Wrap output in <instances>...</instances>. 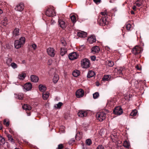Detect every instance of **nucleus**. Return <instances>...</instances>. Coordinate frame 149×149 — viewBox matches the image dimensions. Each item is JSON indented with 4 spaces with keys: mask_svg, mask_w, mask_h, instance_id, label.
I'll list each match as a JSON object with an SVG mask.
<instances>
[{
    "mask_svg": "<svg viewBox=\"0 0 149 149\" xmlns=\"http://www.w3.org/2000/svg\"><path fill=\"white\" fill-rule=\"evenodd\" d=\"M81 64L82 68H87L90 67V62L88 59L84 58L81 61Z\"/></svg>",
    "mask_w": 149,
    "mask_h": 149,
    "instance_id": "nucleus-1",
    "label": "nucleus"
},
{
    "mask_svg": "<svg viewBox=\"0 0 149 149\" xmlns=\"http://www.w3.org/2000/svg\"><path fill=\"white\" fill-rule=\"evenodd\" d=\"M96 117L100 121H102L106 118V114L104 112H100L96 114Z\"/></svg>",
    "mask_w": 149,
    "mask_h": 149,
    "instance_id": "nucleus-2",
    "label": "nucleus"
},
{
    "mask_svg": "<svg viewBox=\"0 0 149 149\" xmlns=\"http://www.w3.org/2000/svg\"><path fill=\"white\" fill-rule=\"evenodd\" d=\"M46 15L49 17H53L55 15V12L52 7L49 8L46 12Z\"/></svg>",
    "mask_w": 149,
    "mask_h": 149,
    "instance_id": "nucleus-3",
    "label": "nucleus"
},
{
    "mask_svg": "<svg viewBox=\"0 0 149 149\" xmlns=\"http://www.w3.org/2000/svg\"><path fill=\"white\" fill-rule=\"evenodd\" d=\"M143 49L140 47L136 46L133 48L132 50V53L134 55H136L141 53Z\"/></svg>",
    "mask_w": 149,
    "mask_h": 149,
    "instance_id": "nucleus-4",
    "label": "nucleus"
},
{
    "mask_svg": "<svg viewBox=\"0 0 149 149\" xmlns=\"http://www.w3.org/2000/svg\"><path fill=\"white\" fill-rule=\"evenodd\" d=\"M113 112L115 114L120 115L123 113V111L121 107H120L118 106L115 108Z\"/></svg>",
    "mask_w": 149,
    "mask_h": 149,
    "instance_id": "nucleus-5",
    "label": "nucleus"
},
{
    "mask_svg": "<svg viewBox=\"0 0 149 149\" xmlns=\"http://www.w3.org/2000/svg\"><path fill=\"white\" fill-rule=\"evenodd\" d=\"M48 54L51 57H54L56 53V51L53 48H48L47 50Z\"/></svg>",
    "mask_w": 149,
    "mask_h": 149,
    "instance_id": "nucleus-6",
    "label": "nucleus"
},
{
    "mask_svg": "<svg viewBox=\"0 0 149 149\" xmlns=\"http://www.w3.org/2000/svg\"><path fill=\"white\" fill-rule=\"evenodd\" d=\"M78 54L77 52H73L69 54L68 57L70 60H73L77 59L78 57Z\"/></svg>",
    "mask_w": 149,
    "mask_h": 149,
    "instance_id": "nucleus-7",
    "label": "nucleus"
},
{
    "mask_svg": "<svg viewBox=\"0 0 149 149\" xmlns=\"http://www.w3.org/2000/svg\"><path fill=\"white\" fill-rule=\"evenodd\" d=\"M84 91L82 89H79L77 90L76 93V95L77 97L80 98L83 96Z\"/></svg>",
    "mask_w": 149,
    "mask_h": 149,
    "instance_id": "nucleus-8",
    "label": "nucleus"
},
{
    "mask_svg": "<svg viewBox=\"0 0 149 149\" xmlns=\"http://www.w3.org/2000/svg\"><path fill=\"white\" fill-rule=\"evenodd\" d=\"M123 69L124 68L122 67L117 68L115 69L114 70L115 72L118 74L122 75L123 73L122 72Z\"/></svg>",
    "mask_w": 149,
    "mask_h": 149,
    "instance_id": "nucleus-9",
    "label": "nucleus"
},
{
    "mask_svg": "<svg viewBox=\"0 0 149 149\" xmlns=\"http://www.w3.org/2000/svg\"><path fill=\"white\" fill-rule=\"evenodd\" d=\"M58 23L60 26L63 29L65 28L67 26L66 23L63 20L59 19Z\"/></svg>",
    "mask_w": 149,
    "mask_h": 149,
    "instance_id": "nucleus-10",
    "label": "nucleus"
},
{
    "mask_svg": "<svg viewBox=\"0 0 149 149\" xmlns=\"http://www.w3.org/2000/svg\"><path fill=\"white\" fill-rule=\"evenodd\" d=\"M87 114V112L83 110H80L77 113V115L80 117H86Z\"/></svg>",
    "mask_w": 149,
    "mask_h": 149,
    "instance_id": "nucleus-11",
    "label": "nucleus"
},
{
    "mask_svg": "<svg viewBox=\"0 0 149 149\" xmlns=\"http://www.w3.org/2000/svg\"><path fill=\"white\" fill-rule=\"evenodd\" d=\"M24 6L23 3H21L17 5L15 7V10L19 11H22L24 9Z\"/></svg>",
    "mask_w": 149,
    "mask_h": 149,
    "instance_id": "nucleus-12",
    "label": "nucleus"
},
{
    "mask_svg": "<svg viewBox=\"0 0 149 149\" xmlns=\"http://www.w3.org/2000/svg\"><path fill=\"white\" fill-rule=\"evenodd\" d=\"M1 24L4 26H6L8 23V20L7 17L4 16L1 19Z\"/></svg>",
    "mask_w": 149,
    "mask_h": 149,
    "instance_id": "nucleus-13",
    "label": "nucleus"
},
{
    "mask_svg": "<svg viewBox=\"0 0 149 149\" xmlns=\"http://www.w3.org/2000/svg\"><path fill=\"white\" fill-rule=\"evenodd\" d=\"M23 87L26 91H29L31 89L32 85L30 83H27L24 85Z\"/></svg>",
    "mask_w": 149,
    "mask_h": 149,
    "instance_id": "nucleus-14",
    "label": "nucleus"
},
{
    "mask_svg": "<svg viewBox=\"0 0 149 149\" xmlns=\"http://www.w3.org/2000/svg\"><path fill=\"white\" fill-rule=\"evenodd\" d=\"M22 45V43L19 42V40H16L14 42V46L15 48L18 49L20 48Z\"/></svg>",
    "mask_w": 149,
    "mask_h": 149,
    "instance_id": "nucleus-15",
    "label": "nucleus"
},
{
    "mask_svg": "<svg viewBox=\"0 0 149 149\" xmlns=\"http://www.w3.org/2000/svg\"><path fill=\"white\" fill-rule=\"evenodd\" d=\"M100 50V49L99 47L95 46L93 47L91 49V52L94 54L98 53Z\"/></svg>",
    "mask_w": 149,
    "mask_h": 149,
    "instance_id": "nucleus-16",
    "label": "nucleus"
},
{
    "mask_svg": "<svg viewBox=\"0 0 149 149\" xmlns=\"http://www.w3.org/2000/svg\"><path fill=\"white\" fill-rule=\"evenodd\" d=\"M100 24L104 26L107 24L106 19L105 17H102L100 20Z\"/></svg>",
    "mask_w": 149,
    "mask_h": 149,
    "instance_id": "nucleus-17",
    "label": "nucleus"
},
{
    "mask_svg": "<svg viewBox=\"0 0 149 149\" xmlns=\"http://www.w3.org/2000/svg\"><path fill=\"white\" fill-rule=\"evenodd\" d=\"M77 35L79 37L85 38L86 36L87 33L86 32L81 31L77 33Z\"/></svg>",
    "mask_w": 149,
    "mask_h": 149,
    "instance_id": "nucleus-18",
    "label": "nucleus"
},
{
    "mask_svg": "<svg viewBox=\"0 0 149 149\" xmlns=\"http://www.w3.org/2000/svg\"><path fill=\"white\" fill-rule=\"evenodd\" d=\"M30 78L31 81L34 82H37L39 80L38 77L34 75H31Z\"/></svg>",
    "mask_w": 149,
    "mask_h": 149,
    "instance_id": "nucleus-19",
    "label": "nucleus"
},
{
    "mask_svg": "<svg viewBox=\"0 0 149 149\" xmlns=\"http://www.w3.org/2000/svg\"><path fill=\"white\" fill-rule=\"evenodd\" d=\"M88 41L90 43L92 44L95 42L96 39L95 37L92 36L88 38Z\"/></svg>",
    "mask_w": 149,
    "mask_h": 149,
    "instance_id": "nucleus-20",
    "label": "nucleus"
},
{
    "mask_svg": "<svg viewBox=\"0 0 149 149\" xmlns=\"http://www.w3.org/2000/svg\"><path fill=\"white\" fill-rule=\"evenodd\" d=\"M123 146L127 148H129L130 147V143L129 141L127 140H125L124 141L123 144Z\"/></svg>",
    "mask_w": 149,
    "mask_h": 149,
    "instance_id": "nucleus-21",
    "label": "nucleus"
},
{
    "mask_svg": "<svg viewBox=\"0 0 149 149\" xmlns=\"http://www.w3.org/2000/svg\"><path fill=\"white\" fill-rule=\"evenodd\" d=\"M95 72L92 70L89 71L87 74V77L88 78L92 77L95 75Z\"/></svg>",
    "mask_w": 149,
    "mask_h": 149,
    "instance_id": "nucleus-22",
    "label": "nucleus"
},
{
    "mask_svg": "<svg viewBox=\"0 0 149 149\" xmlns=\"http://www.w3.org/2000/svg\"><path fill=\"white\" fill-rule=\"evenodd\" d=\"M49 93L48 92L42 93V97L44 100H47L49 97Z\"/></svg>",
    "mask_w": 149,
    "mask_h": 149,
    "instance_id": "nucleus-23",
    "label": "nucleus"
},
{
    "mask_svg": "<svg viewBox=\"0 0 149 149\" xmlns=\"http://www.w3.org/2000/svg\"><path fill=\"white\" fill-rule=\"evenodd\" d=\"M23 109L25 110H30L31 109V107L27 104H24L22 106Z\"/></svg>",
    "mask_w": 149,
    "mask_h": 149,
    "instance_id": "nucleus-24",
    "label": "nucleus"
},
{
    "mask_svg": "<svg viewBox=\"0 0 149 149\" xmlns=\"http://www.w3.org/2000/svg\"><path fill=\"white\" fill-rule=\"evenodd\" d=\"M59 79L58 75L57 74H55L53 78V81L54 83H56Z\"/></svg>",
    "mask_w": 149,
    "mask_h": 149,
    "instance_id": "nucleus-25",
    "label": "nucleus"
},
{
    "mask_svg": "<svg viewBox=\"0 0 149 149\" xmlns=\"http://www.w3.org/2000/svg\"><path fill=\"white\" fill-rule=\"evenodd\" d=\"M26 76V74L24 73H22L18 75V78L19 79L23 80L24 79Z\"/></svg>",
    "mask_w": 149,
    "mask_h": 149,
    "instance_id": "nucleus-26",
    "label": "nucleus"
},
{
    "mask_svg": "<svg viewBox=\"0 0 149 149\" xmlns=\"http://www.w3.org/2000/svg\"><path fill=\"white\" fill-rule=\"evenodd\" d=\"M39 90L42 92H44L46 89V87L43 85L41 84H40L39 85Z\"/></svg>",
    "mask_w": 149,
    "mask_h": 149,
    "instance_id": "nucleus-27",
    "label": "nucleus"
},
{
    "mask_svg": "<svg viewBox=\"0 0 149 149\" xmlns=\"http://www.w3.org/2000/svg\"><path fill=\"white\" fill-rule=\"evenodd\" d=\"M19 29L18 28L15 29L13 31V36H15L19 35Z\"/></svg>",
    "mask_w": 149,
    "mask_h": 149,
    "instance_id": "nucleus-28",
    "label": "nucleus"
},
{
    "mask_svg": "<svg viewBox=\"0 0 149 149\" xmlns=\"http://www.w3.org/2000/svg\"><path fill=\"white\" fill-rule=\"evenodd\" d=\"M80 74L79 71L77 70H74L72 73L73 76L75 77H78Z\"/></svg>",
    "mask_w": 149,
    "mask_h": 149,
    "instance_id": "nucleus-29",
    "label": "nucleus"
},
{
    "mask_svg": "<svg viewBox=\"0 0 149 149\" xmlns=\"http://www.w3.org/2000/svg\"><path fill=\"white\" fill-rule=\"evenodd\" d=\"M111 77V75H105L102 78V80L103 81H108L110 79Z\"/></svg>",
    "mask_w": 149,
    "mask_h": 149,
    "instance_id": "nucleus-30",
    "label": "nucleus"
},
{
    "mask_svg": "<svg viewBox=\"0 0 149 149\" xmlns=\"http://www.w3.org/2000/svg\"><path fill=\"white\" fill-rule=\"evenodd\" d=\"M142 1V0H136L135 4L137 6L140 7L141 6Z\"/></svg>",
    "mask_w": 149,
    "mask_h": 149,
    "instance_id": "nucleus-31",
    "label": "nucleus"
},
{
    "mask_svg": "<svg viewBox=\"0 0 149 149\" xmlns=\"http://www.w3.org/2000/svg\"><path fill=\"white\" fill-rule=\"evenodd\" d=\"M19 42L22 44V45H23L25 42V38L24 37H22L19 39Z\"/></svg>",
    "mask_w": 149,
    "mask_h": 149,
    "instance_id": "nucleus-32",
    "label": "nucleus"
},
{
    "mask_svg": "<svg viewBox=\"0 0 149 149\" xmlns=\"http://www.w3.org/2000/svg\"><path fill=\"white\" fill-rule=\"evenodd\" d=\"M107 63V65L109 67H112L114 64L113 62L111 61H109Z\"/></svg>",
    "mask_w": 149,
    "mask_h": 149,
    "instance_id": "nucleus-33",
    "label": "nucleus"
},
{
    "mask_svg": "<svg viewBox=\"0 0 149 149\" xmlns=\"http://www.w3.org/2000/svg\"><path fill=\"white\" fill-rule=\"evenodd\" d=\"M63 105V103L61 102H59L58 104H56L54 106V107L56 108H60Z\"/></svg>",
    "mask_w": 149,
    "mask_h": 149,
    "instance_id": "nucleus-34",
    "label": "nucleus"
},
{
    "mask_svg": "<svg viewBox=\"0 0 149 149\" xmlns=\"http://www.w3.org/2000/svg\"><path fill=\"white\" fill-rule=\"evenodd\" d=\"M137 111L136 110H133L130 113V115L131 116H134L137 113Z\"/></svg>",
    "mask_w": 149,
    "mask_h": 149,
    "instance_id": "nucleus-35",
    "label": "nucleus"
},
{
    "mask_svg": "<svg viewBox=\"0 0 149 149\" xmlns=\"http://www.w3.org/2000/svg\"><path fill=\"white\" fill-rule=\"evenodd\" d=\"M99 96V93L98 92H96L93 94V98L96 99Z\"/></svg>",
    "mask_w": 149,
    "mask_h": 149,
    "instance_id": "nucleus-36",
    "label": "nucleus"
},
{
    "mask_svg": "<svg viewBox=\"0 0 149 149\" xmlns=\"http://www.w3.org/2000/svg\"><path fill=\"white\" fill-rule=\"evenodd\" d=\"M10 65L11 67L14 69L18 67L17 65L14 62L10 64Z\"/></svg>",
    "mask_w": 149,
    "mask_h": 149,
    "instance_id": "nucleus-37",
    "label": "nucleus"
},
{
    "mask_svg": "<svg viewBox=\"0 0 149 149\" xmlns=\"http://www.w3.org/2000/svg\"><path fill=\"white\" fill-rule=\"evenodd\" d=\"M86 143L88 146L92 144V141L91 139H87L86 141Z\"/></svg>",
    "mask_w": 149,
    "mask_h": 149,
    "instance_id": "nucleus-38",
    "label": "nucleus"
},
{
    "mask_svg": "<svg viewBox=\"0 0 149 149\" xmlns=\"http://www.w3.org/2000/svg\"><path fill=\"white\" fill-rule=\"evenodd\" d=\"M70 19L73 23L76 22V17L74 15H73L70 17Z\"/></svg>",
    "mask_w": 149,
    "mask_h": 149,
    "instance_id": "nucleus-39",
    "label": "nucleus"
},
{
    "mask_svg": "<svg viewBox=\"0 0 149 149\" xmlns=\"http://www.w3.org/2000/svg\"><path fill=\"white\" fill-rule=\"evenodd\" d=\"M12 61L11 58H8L6 61V63L8 65H10L11 62Z\"/></svg>",
    "mask_w": 149,
    "mask_h": 149,
    "instance_id": "nucleus-40",
    "label": "nucleus"
},
{
    "mask_svg": "<svg viewBox=\"0 0 149 149\" xmlns=\"http://www.w3.org/2000/svg\"><path fill=\"white\" fill-rule=\"evenodd\" d=\"M66 52V51L65 50L62 49V48H61L60 54L62 56H63Z\"/></svg>",
    "mask_w": 149,
    "mask_h": 149,
    "instance_id": "nucleus-41",
    "label": "nucleus"
},
{
    "mask_svg": "<svg viewBox=\"0 0 149 149\" xmlns=\"http://www.w3.org/2000/svg\"><path fill=\"white\" fill-rule=\"evenodd\" d=\"M23 95H15V97L19 100H22L23 99Z\"/></svg>",
    "mask_w": 149,
    "mask_h": 149,
    "instance_id": "nucleus-42",
    "label": "nucleus"
},
{
    "mask_svg": "<svg viewBox=\"0 0 149 149\" xmlns=\"http://www.w3.org/2000/svg\"><path fill=\"white\" fill-rule=\"evenodd\" d=\"M7 137L9 141H10L11 142H13V139L11 135L10 134H8L7 135Z\"/></svg>",
    "mask_w": 149,
    "mask_h": 149,
    "instance_id": "nucleus-43",
    "label": "nucleus"
},
{
    "mask_svg": "<svg viewBox=\"0 0 149 149\" xmlns=\"http://www.w3.org/2000/svg\"><path fill=\"white\" fill-rule=\"evenodd\" d=\"M5 143V139L1 136H0V144H4Z\"/></svg>",
    "mask_w": 149,
    "mask_h": 149,
    "instance_id": "nucleus-44",
    "label": "nucleus"
},
{
    "mask_svg": "<svg viewBox=\"0 0 149 149\" xmlns=\"http://www.w3.org/2000/svg\"><path fill=\"white\" fill-rule=\"evenodd\" d=\"M127 29L128 30H130L131 29V25L130 24L128 23L126 25Z\"/></svg>",
    "mask_w": 149,
    "mask_h": 149,
    "instance_id": "nucleus-45",
    "label": "nucleus"
},
{
    "mask_svg": "<svg viewBox=\"0 0 149 149\" xmlns=\"http://www.w3.org/2000/svg\"><path fill=\"white\" fill-rule=\"evenodd\" d=\"M101 14L104 17H105L107 15V13L106 11L102 12L101 13Z\"/></svg>",
    "mask_w": 149,
    "mask_h": 149,
    "instance_id": "nucleus-46",
    "label": "nucleus"
},
{
    "mask_svg": "<svg viewBox=\"0 0 149 149\" xmlns=\"http://www.w3.org/2000/svg\"><path fill=\"white\" fill-rule=\"evenodd\" d=\"M3 124L7 127L9 125V122H6V121L5 119L3 121Z\"/></svg>",
    "mask_w": 149,
    "mask_h": 149,
    "instance_id": "nucleus-47",
    "label": "nucleus"
},
{
    "mask_svg": "<svg viewBox=\"0 0 149 149\" xmlns=\"http://www.w3.org/2000/svg\"><path fill=\"white\" fill-rule=\"evenodd\" d=\"M63 146L62 144H60L58 145V148L57 149H63Z\"/></svg>",
    "mask_w": 149,
    "mask_h": 149,
    "instance_id": "nucleus-48",
    "label": "nucleus"
},
{
    "mask_svg": "<svg viewBox=\"0 0 149 149\" xmlns=\"http://www.w3.org/2000/svg\"><path fill=\"white\" fill-rule=\"evenodd\" d=\"M97 149H104V147L100 145L97 147Z\"/></svg>",
    "mask_w": 149,
    "mask_h": 149,
    "instance_id": "nucleus-49",
    "label": "nucleus"
},
{
    "mask_svg": "<svg viewBox=\"0 0 149 149\" xmlns=\"http://www.w3.org/2000/svg\"><path fill=\"white\" fill-rule=\"evenodd\" d=\"M61 43L62 44V45L64 46H65L66 45V43L65 40H61Z\"/></svg>",
    "mask_w": 149,
    "mask_h": 149,
    "instance_id": "nucleus-50",
    "label": "nucleus"
},
{
    "mask_svg": "<svg viewBox=\"0 0 149 149\" xmlns=\"http://www.w3.org/2000/svg\"><path fill=\"white\" fill-rule=\"evenodd\" d=\"M93 1L97 4L101 2V0H93Z\"/></svg>",
    "mask_w": 149,
    "mask_h": 149,
    "instance_id": "nucleus-51",
    "label": "nucleus"
},
{
    "mask_svg": "<svg viewBox=\"0 0 149 149\" xmlns=\"http://www.w3.org/2000/svg\"><path fill=\"white\" fill-rule=\"evenodd\" d=\"M136 69L139 70H141V66L139 65H137L136 66Z\"/></svg>",
    "mask_w": 149,
    "mask_h": 149,
    "instance_id": "nucleus-52",
    "label": "nucleus"
},
{
    "mask_svg": "<svg viewBox=\"0 0 149 149\" xmlns=\"http://www.w3.org/2000/svg\"><path fill=\"white\" fill-rule=\"evenodd\" d=\"M91 58L92 61H94L95 60L96 57L95 56H91Z\"/></svg>",
    "mask_w": 149,
    "mask_h": 149,
    "instance_id": "nucleus-53",
    "label": "nucleus"
},
{
    "mask_svg": "<svg viewBox=\"0 0 149 149\" xmlns=\"http://www.w3.org/2000/svg\"><path fill=\"white\" fill-rule=\"evenodd\" d=\"M32 48L34 49H35L37 48V45H36L35 44H33L32 45Z\"/></svg>",
    "mask_w": 149,
    "mask_h": 149,
    "instance_id": "nucleus-54",
    "label": "nucleus"
},
{
    "mask_svg": "<svg viewBox=\"0 0 149 149\" xmlns=\"http://www.w3.org/2000/svg\"><path fill=\"white\" fill-rule=\"evenodd\" d=\"M52 62V60H49L48 61V65H50Z\"/></svg>",
    "mask_w": 149,
    "mask_h": 149,
    "instance_id": "nucleus-55",
    "label": "nucleus"
},
{
    "mask_svg": "<svg viewBox=\"0 0 149 149\" xmlns=\"http://www.w3.org/2000/svg\"><path fill=\"white\" fill-rule=\"evenodd\" d=\"M132 9L134 11H136V6H133L132 7Z\"/></svg>",
    "mask_w": 149,
    "mask_h": 149,
    "instance_id": "nucleus-56",
    "label": "nucleus"
},
{
    "mask_svg": "<svg viewBox=\"0 0 149 149\" xmlns=\"http://www.w3.org/2000/svg\"><path fill=\"white\" fill-rule=\"evenodd\" d=\"M111 103H112V102L111 101H108L107 103V105H108L109 104H111Z\"/></svg>",
    "mask_w": 149,
    "mask_h": 149,
    "instance_id": "nucleus-57",
    "label": "nucleus"
},
{
    "mask_svg": "<svg viewBox=\"0 0 149 149\" xmlns=\"http://www.w3.org/2000/svg\"><path fill=\"white\" fill-rule=\"evenodd\" d=\"M84 47V45H82L80 47L81 48V50L82 49H83Z\"/></svg>",
    "mask_w": 149,
    "mask_h": 149,
    "instance_id": "nucleus-58",
    "label": "nucleus"
},
{
    "mask_svg": "<svg viewBox=\"0 0 149 149\" xmlns=\"http://www.w3.org/2000/svg\"><path fill=\"white\" fill-rule=\"evenodd\" d=\"M82 133L81 132H79V133H78L77 134V136H78L79 134V135H81H81H82Z\"/></svg>",
    "mask_w": 149,
    "mask_h": 149,
    "instance_id": "nucleus-59",
    "label": "nucleus"
},
{
    "mask_svg": "<svg viewBox=\"0 0 149 149\" xmlns=\"http://www.w3.org/2000/svg\"><path fill=\"white\" fill-rule=\"evenodd\" d=\"M115 0H110L109 2L110 3H114L115 1Z\"/></svg>",
    "mask_w": 149,
    "mask_h": 149,
    "instance_id": "nucleus-60",
    "label": "nucleus"
},
{
    "mask_svg": "<svg viewBox=\"0 0 149 149\" xmlns=\"http://www.w3.org/2000/svg\"><path fill=\"white\" fill-rule=\"evenodd\" d=\"M3 13V11L0 8V14H2Z\"/></svg>",
    "mask_w": 149,
    "mask_h": 149,
    "instance_id": "nucleus-61",
    "label": "nucleus"
},
{
    "mask_svg": "<svg viewBox=\"0 0 149 149\" xmlns=\"http://www.w3.org/2000/svg\"><path fill=\"white\" fill-rule=\"evenodd\" d=\"M131 13L132 14H134V12L133 10L131 11Z\"/></svg>",
    "mask_w": 149,
    "mask_h": 149,
    "instance_id": "nucleus-62",
    "label": "nucleus"
},
{
    "mask_svg": "<svg viewBox=\"0 0 149 149\" xmlns=\"http://www.w3.org/2000/svg\"><path fill=\"white\" fill-rule=\"evenodd\" d=\"M97 86H98V84H97Z\"/></svg>",
    "mask_w": 149,
    "mask_h": 149,
    "instance_id": "nucleus-63",
    "label": "nucleus"
},
{
    "mask_svg": "<svg viewBox=\"0 0 149 149\" xmlns=\"http://www.w3.org/2000/svg\"><path fill=\"white\" fill-rule=\"evenodd\" d=\"M97 86H98V84H97Z\"/></svg>",
    "mask_w": 149,
    "mask_h": 149,
    "instance_id": "nucleus-64",
    "label": "nucleus"
}]
</instances>
